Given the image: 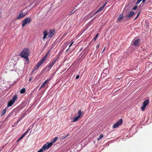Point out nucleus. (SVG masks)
Instances as JSON below:
<instances>
[{"mask_svg":"<svg viewBox=\"0 0 152 152\" xmlns=\"http://www.w3.org/2000/svg\"><path fill=\"white\" fill-rule=\"evenodd\" d=\"M107 2H106L102 6L103 7H104H104L107 4Z\"/></svg>","mask_w":152,"mask_h":152,"instance_id":"obj_35","label":"nucleus"},{"mask_svg":"<svg viewBox=\"0 0 152 152\" xmlns=\"http://www.w3.org/2000/svg\"><path fill=\"white\" fill-rule=\"evenodd\" d=\"M49 148V147L47 145V144H45L44 145L42 146V148H40L38 151L37 152H42L43 150H45L47 149H48Z\"/></svg>","mask_w":152,"mask_h":152,"instance_id":"obj_9","label":"nucleus"},{"mask_svg":"<svg viewBox=\"0 0 152 152\" xmlns=\"http://www.w3.org/2000/svg\"><path fill=\"white\" fill-rule=\"evenodd\" d=\"M105 49V48H104V50H103V51H102V52H103V51H104V50Z\"/></svg>","mask_w":152,"mask_h":152,"instance_id":"obj_42","label":"nucleus"},{"mask_svg":"<svg viewBox=\"0 0 152 152\" xmlns=\"http://www.w3.org/2000/svg\"><path fill=\"white\" fill-rule=\"evenodd\" d=\"M22 117H20L19 119V120L18 121V122L20 121V120H21V119L22 118Z\"/></svg>","mask_w":152,"mask_h":152,"instance_id":"obj_36","label":"nucleus"},{"mask_svg":"<svg viewBox=\"0 0 152 152\" xmlns=\"http://www.w3.org/2000/svg\"><path fill=\"white\" fill-rule=\"evenodd\" d=\"M23 134L18 139V141L20 140L21 139H22L25 136Z\"/></svg>","mask_w":152,"mask_h":152,"instance_id":"obj_26","label":"nucleus"},{"mask_svg":"<svg viewBox=\"0 0 152 152\" xmlns=\"http://www.w3.org/2000/svg\"><path fill=\"white\" fill-rule=\"evenodd\" d=\"M31 78H30L29 79V81H31Z\"/></svg>","mask_w":152,"mask_h":152,"instance_id":"obj_40","label":"nucleus"},{"mask_svg":"<svg viewBox=\"0 0 152 152\" xmlns=\"http://www.w3.org/2000/svg\"><path fill=\"white\" fill-rule=\"evenodd\" d=\"M48 53L46 54L44 57H42L40 61L38 62L41 65H42L43 63L45 61V59H46L48 56Z\"/></svg>","mask_w":152,"mask_h":152,"instance_id":"obj_10","label":"nucleus"},{"mask_svg":"<svg viewBox=\"0 0 152 152\" xmlns=\"http://www.w3.org/2000/svg\"><path fill=\"white\" fill-rule=\"evenodd\" d=\"M69 50V48H68L66 50V51H68V50Z\"/></svg>","mask_w":152,"mask_h":152,"instance_id":"obj_41","label":"nucleus"},{"mask_svg":"<svg viewBox=\"0 0 152 152\" xmlns=\"http://www.w3.org/2000/svg\"><path fill=\"white\" fill-rule=\"evenodd\" d=\"M49 80H46L44 83L41 85V86H40L39 89H41L44 87L46 85L47 83H48V81Z\"/></svg>","mask_w":152,"mask_h":152,"instance_id":"obj_13","label":"nucleus"},{"mask_svg":"<svg viewBox=\"0 0 152 152\" xmlns=\"http://www.w3.org/2000/svg\"><path fill=\"white\" fill-rule=\"evenodd\" d=\"M122 18L123 14H121L118 17L117 19L118 20H121Z\"/></svg>","mask_w":152,"mask_h":152,"instance_id":"obj_20","label":"nucleus"},{"mask_svg":"<svg viewBox=\"0 0 152 152\" xmlns=\"http://www.w3.org/2000/svg\"><path fill=\"white\" fill-rule=\"evenodd\" d=\"M98 34H96V36H95V37H94V39L95 40V41L96 40V39L98 37Z\"/></svg>","mask_w":152,"mask_h":152,"instance_id":"obj_28","label":"nucleus"},{"mask_svg":"<svg viewBox=\"0 0 152 152\" xmlns=\"http://www.w3.org/2000/svg\"><path fill=\"white\" fill-rule=\"evenodd\" d=\"M1 151V149H0V151Z\"/></svg>","mask_w":152,"mask_h":152,"instance_id":"obj_43","label":"nucleus"},{"mask_svg":"<svg viewBox=\"0 0 152 152\" xmlns=\"http://www.w3.org/2000/svg\"><path fill=\"white\" fill-rule=\"evenodd\" d=\"M76 11V10L74 8L73 10H72L71 12H70L68 14L70 16L72 14H73Z\"/></svg>","mask_w":152,"mask_h":152,"instance_id":"obj_22","label":"nucleus"},{"mask_svg":"<svg viewBox=\"0 0 152 152\" xmlns=\"http://www.w3.org/2000/svg\"><path fill=\"white\" fill-rule=\"evenodd\" d=\"M77 115L74 117L73 118L72 122H75L77 121L83 115V112H81L80 110H79L77 112Z\"/></svg>","mask_w":152,"mask_h":152,"instance_id":"obj_2","label":"nucleus"},{"mask_svg":"<svg viewBox=\"0 0 152 152\" xmlns=\"http://www.w3.org/2000/svg\"><path fill=\"white\" fill-rule=\"evenodd\" d=\"M27 13L26 12H23L22 11H21L19 13V15L16 18V20H19L21 18L24 17L26 14Z\"/></svg>","mask_w":152,"mask_h":152,"instance_id":"obj_6","label":"nucleus"},{"mask_svg":"<svg viewBox=\"0 0 152 152\" xmlns=\"http://www.w3.org/2000/svg\"><path fill=\"white\" fill-rule=\"evenodd\" d=\"M29 50L27 48H25L20 52L19 56L24 58L27 61L28 60V56L29 55Z\"/></svg>","mask_w":152,"mask_h":152,"instance_id":"obj_1","label":"nucleus"},{"mask_svg":"<svg viewBox=\"0 0 152 152\" xmlns=\"http://www.w3.org/2000/svg\"><path fill=\"white\" fill-rule=\"evenodd\" d=\"M54 31L50 30L48 34V37L49 38H51L54 34Z\"/></svg>","mask_w":152,"mask_h":152,"instance_id":"obj_14","label":"nucleus"},{"mask_svg":"<svg viewBox=\"0 0 152 152\" xmlns=\"http://www.w3.org/2000/svg\"><path fill=\"white\" fill-rule=\"evenodd\" d=\"M149 102V101L148 99H146L144 101L143 103L142 106L141 107L142 110L143 111L144 110L148 104Z\"/></svg>","mask_w":152,"mask_h":152,"instance_id":"obj_8","label":"nucleus"},{"mask_svg":"<svg viewBox=\"0 0 152 152\" xmlns=\"http://www.w3.org/2000/svg\"><path fill=\"white\" fill-rule=\"evenodd\" d=\"M12 115V113H10L7 116L5 119H7L8 118L10 117Z\"/></svg>","mask_w":152,"mask_h":152,"instance_id":"obj_25","label":"nucleus"},{"mask_svg":"<svg viewBox=\"0 0 152 152\" xmlns=\"http://www.w3.org/2000/svg\"><path fill=\"white\" fill-rule=\"evenodd\" d=\"M43 34H44V36L43 40H44L46 38L48 35V31L46 30L44 31L43 32Z\"/></svg>","mask_w":152,"mask_h":152,"instance_id":"obj_16","label":"nucleus"},{"mask_svg":"<svg viewBox=\"0 0 152 152\" xmlns=\"http://www.w3.org/2000/svg\"><path fill=\"white\" fill-rule=\"evenodd\" d=\"M57 59V58L54 61H53L52 62L50 63L47 66V68H48L49 69H50L56 63Z\"/></svg>","mask_w":152,"mask_h":152,"instance_id":"obj_11","label":"nucleus"},{"mask_svg":"<svg viewBox=\"0 0 152 152\" xmlns=\"http://www.w3.org/2000/svg\"><path fill=\"white\" fill-rule=\"evenodd\" d=\"M99 44L97 45V46H96V48H98L99 47Z\"/></svg>","mask_w":152,"mask_h":152,"instance_id":"obj_38","label":"nucleus"},{"mask_svg":"<svg viewBox=\"0 0 152 152\" xmlns=\"http://www.w3.org/2000/svg\"><path fill=\"white\" fill-rule=\"evenodd\" d=\"M122 119H120L113 125V128H115L118 127L119 125H121L122 124Z\"/></svg>","mask_w":152,"mask_h":152,"instance_id":"obj_7","label":"nucleus"},{"mask_svg":"<svg viewBox=\"0 0 152 152\" xmlns=\"http://www.w3.org/2000/svg\"><path fill=\"white\" fill-rule=\"evenodd\" d=\"M30 129H28V130H27L26 132H25L24 134H23L24 135H25L28 132Z\"/></svg>","mask_w":152,"mask_h":152,"instance_id":"obj_30","label":"nucleus"},{"mask_svg":"<svg viewBox=\"0 0 152 152\" xmlns=\"http://www.w3.org/2000/svg\"><path fill=\"white\" fill-rule=\"evenodd\" d=\"M134 14V12L133 11L130 12L127 16L128 18H129L132 17Z\"/></svg>","mask_w":152,"mask_h":152,"instance_id":"obj_19","label":"nucleus"},{"mask_svg":"<svg viewBox=\"0 0 152 152\" xmlns=\"http://www.w3.org/2000/svg\"><path fill=\"white\" fill-rule=\"evenodd\" d=\"M58 139V137H56L55 138L53 139L50 142H47L46 143V144H47V145L49 147V148L50 147L53 145V144Z\"/></svg>","mask_w":152,"mask_h":152,"instance_id":"obj_5","label":"nucleus"},{"mask_svg":"<svg viewBox=\"0 0 152 152\" xmlns=\"http://www.w3.org/2000/svg\"><path fill=\"white\" fill-rule=\"evenodd\" d=\"M41 65L39 62H38L37 64L34 67L33 69V71L32 72V73H33L34 71L37 69Z\"/></svg>","mask_w":152,"mask_h":152,"instance_id":"obj_12","label":"nucleus"},{"mask_svg":"<svg viewBox=\"0 0 152 152\" xmlns=\"http://www.w3.org/2000/svg\"><path fill=\"white\" fill-rule=\"evenodd\" d=\"M137 8V6H135L133 7V10H136Z\"/></svg>","mask_w":152,"mask_h":152,"instance_id":"obj_31","label":"nucleus"},{"mask_svg":"<svg viewBox=\"0 0 152 152\" xmlns=\"http://www.w3.org/2000/svg\"><path fill=\"white\" fill-rule=\"evenodd\" d=\"M140 40L138 37L135 38L132 41V43L135 46H138L140 45Z\"/></svg>","mask_w":152,"mask_h":152,"instance_id":"obj_4","label":"nucleus"},{"mask_svg":"<svg viewBox=\"0 0 152 152\" xmlns=\"http://www.w3.org/2000/svg\"><path fill=\"white\" fill-rule=\"evenodd\" d=\"M103 137V136L102 134H101L99 136V137L97 138V139L98 141H99Z\"/></svg>","mask_w":152,"mask_h":152,"instance_id":"obj_24","label":"nucleus"},{"mask_svg":"<svg viewBox=\"0 0 152 152\" xmlns=\"http://www.w3.org/2000/svg\"><path fill=\"white\" fill-rule=\"evenodd\" d=\"M18 122L17 121V122H16L14 123V124H13V125L12 126V127H15V126L18 124Z\"/></svg>","mask_w":152,"mask_h":152,"instance_id":"obj_29","label":"nucleus"},{"mask_svg":"<svg viewBox=\"0 0 152 152\" xmlns=\"http://www.w3.org/2000/svg\"><path fill=\"white\" fill-rule=\"evenodd\" d=\"M146 0H141V1H142V3H144Z\"/></svg>","mask_w":152,"mask_h":152,"instance_id":"obj_37","label":"nucleus"},{"mask_svg":"<svg viewBox=\"0 0 152 152\" xmlns=\"http://www.w3.org/2000/svg\"><path fill=\"white\" fill-rule=\"evenodd\" d=\"M26 90L24 88H23L20 91V93L21 94H23L25 92Z\"/></svg>","mask_w":152,"mask_h":152,"instance_id":"obj_23","label":"nucleus"},{"mask_svg":"<svg viewBox=\"0 0 152 152\" xmlns=\"http://www.w3.org/2000/svg\"><path fill=\"white\" fill-rule=\"evenodd\" d=\"M14 102L10 100L8 103L7 106L6 107V108H8L11 106H12L13 104L14 103Z\"/></svg>","mask_w":152,"mask_h":152,"instance_id":"obj_15","label":"nucleus"},{"mask_svg":"<svg viewBox=\"0 0 152 152\" xmlns=\"http://www.w3.org/2000/svg\"><path fill=\"white\" fill-rule=\"evenodd\" d=\"M104 7L102 6L100 7L95 13L93 15H95L96 13H97V12H99L102 11L104 9Z\"/></svg>","mask_w":152,"mask_h":152,"instance_id":"obj_17","label":"nucleus"},{"mask_svg":"<svg viewBox=\"0 0 152 152\" xmlns=\"http://www.w3.org/2000/svg\"><path fill=\"white\" fill-rule=\"evenodd\" d=\"M140 14V13H138L137 15V16L135 18H134V20H135L137 18V17H138V16H139V15Z\"/></svg>","mask_w":152,"mask_h":152,"instance_id":"obj_32","label":"nucleus"},{"mask_svg":"<svg viewBox=\"0 0 152 152\" xmlns=\"http://www.w3.org/2000/svg\"><path fill=\"white\" fill-rule=\"evenodd\" d=\"M18 97L17 95L16 94L14 96H13L12 100L14 102H15L16 99H17Z\"/></svg>","mask_w":152,"mask_h":152,"instance_id":"obj_18","label":"nucleus"},{"mask_svg":"<svg viewBox=\"0 0 152 152\" xmlns=\"http://www.w3.org/2000/svg\"><path fill=\"white\" fill-rule=\"evenodd\" d=\"M6 109H3L2 111H1V116H2L3 115H4L6 113Z\"/></svg>","mask_w":152,"mask_h":152,"instance_id":"obj_21","label":"nucleus"},{"mask_svg":"<svg viewBox=\"0 0 152 152\" xmlns=\"http://www.w3.org/2000/svg\"><path fill=\"white\" fill-rule=\"evenodd\" d=\"M73 42H73L70 44V45L69 46V48H70L72 45V44L73 43Z\"/></svg>","mask_w":152,"mask_h":152,"instance_id":"obj_33","label":"nucleus"},{"mask_svg":"<svg viewBox=\"0 0 152 152\" xmlns=\"http://www.w3.org/2000/svg\"><path fill=\"white\" fill-rule=\"evenodd\" d=\"M79 76L78 75H77V76H76V79H78L79 78Z\"/></svg>","mask_w":152,"mask_h":152,"instance_id":"obj_34","label":"nucleus"},{"mask_svg":"<svg viewBox=\"0 0 152 152\" xmlns=\"http://www.w3.org/2000/svg\"><path fill=\"white\" fill-rule=\"evenodd\" d=\"M68 135H68H66V136L64 137L63 138H64L66 137H67Z\"/></svg>","mask_w":152,"mask_h":152,"instance_id":"obj_39","label":"nucleus"},{"mask_svg":"<svg viewBox=\"0 0 152 152\" xmlns=\"http://www.w3.org/2000/svg\"><path fill=\"white\" fill-rule=\"evenodd\" d=\"M31 21V19L29 18H27L24 19L23 21L22 26L24 27L27 24H29Z\"/></svg>","mask_w":152,"mask_h":152,"instance_id":"obj_3","label":"nucleus"},{"mask_svg":"<svg viewBox=\"0 0 152 152\" xmlns=\"http://www.w3.org/2000/svg\"><path fill=\"white\" fill-rule=\"evenodd\" d=\"M141 1V0H138L136 4V5L138 4Z\"/></svg>","mask_w":152,"mask_h":152,"instance_id":"obj_27","label":"nucleus"}]
</instances>
